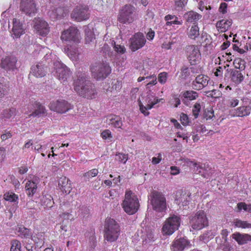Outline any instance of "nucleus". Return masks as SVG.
<instances>
[{
    "label": "nucleus",
    "instance_id": "17",
    "mask_svg": "<svg viewBox=\"0 0 251 251\" xmlns=\"http://www.w3.org/2000/svg\"><path fill=\"white\" fill-rule=\"evenodd\" d=\"M34 27L37 32L42 36H46L50 31L48 23L41 18H35L33 21Z\"/></svg>",
    "mask_w": 251,
    "mask_h": 251
},
{
    "label": "nucleus",
    "instance_id": "26",
    "mask_svg": "<svg viewBox=\"0 0 251 251\" xmlns=\"http://www.w3.org/2000/svg\"><path fill=\"white\" fill-rule=\"evenodd\" d=\"M12 35L14 38H19L25 33L22 24L19 20L14 19L13 21Z\"/></svg>",
    "mask_w": 251,
    "mask_h": 251
},
{
    "label": "nucleus",
    "instance_id": "21",
    "mask_svg": "<svg viewBox=\"0 0 251 251\" xmlns=\"http://www.w3.org/2000/svg\"><path fill=\"white\" fill-rule=\"evenodd\" d=\"M39 183V178L33 177L32 180H28L25 183V189L26 194L29 197H32L36 192L37 184Z\"/></svg>",
    "mask_w": 251,
    "mask_h": 251
},
{
    "label": "nucleus",
    "instance_id": "25",
    "mask_svg": "<svg viewBox=\"0 0 251 251\" xmlns=\"http://www.w3.org/2000/svg\"><path fill=\"white\" fill-rule=\"evenodd\" d=\"M190 165H192L194 167V169L196 173L201 174L204 178H207L211 173L209 171L210 169H208V165H206L205 164H203L200 165L197 163L193 162L192 161Z\"/></svg>",
    "mask_w": 251,
    "mask_h": 251
},
{
    "label": "nucleus",
    "instance_id": "62",
    "mask_svg": "<svg viewBox=\"0 0 251 251\" xmlns=\"http://www.w3.org/2000/svg\"><path fill=\"white\" fill-rule=\"evenodd\" d=\"M68 55L70 58L73 60L76 59L78 57V53L77 50H75L74 51L69 50L68 52Z\"/></svg>",
    "mask_w": 251,
    "mask_h": 251
},
{
    "label": "nucleus",
    "instance_id": "41",
    "mask_svg": "<svg viewBox=\"0 0 251 251\" xmlns=\"http://www.w3.org/2000/svg\"><path fill=\"white\" fill-rule=\"evenodd\" d=\"M200 35L199 27L197 25H193L190 28L188 35L189 37L192 39H195Z\"/></svg>",
    "mask_w": 251,
    "mask_h": 251
},
{
    "label": "nucleus",
    "instance_id": "4",
    "mask_svg": "<svg viewBox=\"0 0 251 251\" xmlns=\"http://www.w3.org/2000/svg\"><path fill=\"white\" fill-rule=\"evenodd\" d=\"M92 76L97 80H103L111 73V69L106 62H96L91 66Z\"/></svg>",
    "mask_w": 251,
    "mask_h": 251
},
{
    "label": "nucleus",
    "instance_id": "58",
    "mask_svg": "<svg viewBox=\"0 0 251 251\" xmlns=\"http://www.w3.org/2000/svg\"><path fill=\"white\" fill-rule=\"evenodd\" d=\"M180 121L183 125H187L189 123L188 116L184 113H181L180 115Z\"/></svg>",
    "mask_w": 251,
    "mask_h": 251
},
{
    "label": "nucleus",
    "instance_id": "34",
    "mask_svg": "<svg viewBox=\"0 0 251 251\" xmlns=\"http://www.w3.org/2000/svg\"><path fill=\"white\" fill-rule=\"evenodd\" d=\"M41 203L45 208L50 209L53 206L54 201L51 195H43L41 199Z\"/></svg>",
    "mask_w": 251,
    "mask_h": 251
},
{
    "label": "nucleus",
    "instance_id": "64",
    "mask_svg": "<svg viewBox=\"0 0 251 251\" xmlns=\"http://www.w3.org/2000/svg\"><path fill=\"white\" fill-rule=\"evenodd\" d=\"M150 76H151V79H152V80L149 82L148 81L147 84V87L148 88H149L150 85H154L157 83L156 76L154 75H150Z\"/></svg>",
    "mask_w": 251,
    "mask_h": 251
},
{
    "label": "nucleus",
    "instance_id": "47",
    "mask_svg": "<svg viewBox=\"0 0 251 251\" xmlns=\"http://www.w3.org/2000/svg\"><path fill=\"white\" fill-rule=\"evenodd\" d=\"M113 42H114L113 49L116 53L123 54L126 52V49L124 45L116 44L114 41Z\"/></svg>",
    "mask_w": 251,
    "mask_h": 251
},
{
    "label": "nucleus",
    "instance_id": "49",
    "mask_svg": "<svg viewBox=\"0 0 251 251\" xmlns=\"http://www.w3.org/2000/svg\"><path fill=\"white\" fill-rule=\"evenodd\" d=\"M10 251H21V243L17 240H13L11 243Z\"/></svg>",
    "mask_w": 251,
    "mask_h": 251
},
{
    "label": "nucleus",
    "instance_id": "10",
    "mask_svg": "<svg viewBox=\"0 0 251 251\" xmlns=\"http://www.w3.org/2000/svg\"><path fill=\"white\" fill-rule=\"evenodd\" d=\"M49 108L51 111L63 114L73 109V105L65 100H60L50 102Z\"/></svg>",
    "mask_w": 251,
    "mask_h": 251
},
{
    "label": "nucleus",
    "instance_id": "56",
    "mask_svg": "<svg viewBox=\"0 0 251 251\" xmlns=\"http://www.w3.org/2000/svg\"><path fill=\"white\" fill-rule=\"evenodd\" d=\"M239 100L236 98L229 99L228 101V105L231 107H234L239 104Z\"/></svg>",
    "mask_w": 251,
    "mask_h": 251
},
{
    "label": "nucleus",
    "instance_id": "37",
    "mask_svg": "<svg viewBox=\"0 0 251 251\" xmlns=\"http://www.w3.org/2000/svg\"><path fill=\"white\" fill-rule=\"evenodd\" d=\"M17 111L15 108H11L4 110L1 114L0 117L5 121L13 118L16 115Z\"/></svg>",
    "mask_w": 251,
    "mask_h": 251
},
{
    "label": "nucleus",
    "instance_id": "53",
    "mask_svg": "<svg viewBox=\"0 0 251 251\" xmlns=\"http://www.w3.org/2000/svg\"><path fill=\"white\" fill-rule=\"evenodd\" d=\"M79 216L81 218H85L88 217L89 215V209L86 207H82L79 210Z\"/></svg>",
    "mask_w": 251,
    "mask_h": 251
},
{
    "label": "nucleus",
    "instance_id": "40",
    "mask_svg": "<svg viewBox=\"0 0 251 251\" xmlns=\"http://www.w3.org/2000/svg\"><path fill=\"white\" fill-rule=\"evenodd\" d=\"M9 90V82L3 80L0 82V98H2L8 94Z\"/></svg>",
    "mask_w": 251,
    "mask_h": 251
},
{
    "label": "nucleus",
    "instance_id": "48",
    "mask_svg": "<svg viewBox=\"0 0 251 251\" xmlns=\"http://www.w3.org/2000/svg\"><path fill=\"white\" fill-rule=\"evenodd\" d=\"M245 61L241 58H237L233 61V64L235 68L241 70H244L245 67Z\"/></svg>",
    "mask_w": 251,
    "mask_h": 251
},
{
    "label": "nucleus",
    "instance_id": "32",
    "mask_svg": "<svg viewBox=\"0 0 251 251\" xmlns=\"http://www.w3.org/2000/svg\"><path fill=\"white\" fill-rule=\"evenodd\" d=\"M184 17L187 22L193 23L195 25V23L201 18L202 16L196 12L191 10L186 12L184 15Z\"/></svg>",
    "mask_w": 251,
    "mask_h": 251
},
{
    "label": "nucleus",
    "instance_id": "45",
    "mask_svg": "<svg viewBox=\"0 0 251 251\" xmlns=\"http://www.w3.org/2000/svg\"><path fill=\"white\" fill-rule=\"evenodd\" d=\"M192 75L189 68L183 67L181 69L180 77L183 79H186Z\"/></svg>",
    "mask_w": 251,
    "mask_h": 251
},
{
    "label": "nucleus",
    "instance_id": "11",
    "mask_svg": "<svg viewBox=\"0 0 251 251\" xmlns=\"http://www.w3.org/2000/svg\"><path fill=\"white\" fill-rule=\"evenodd\" d=\"M61 39L62 41L79 42L80 39V33L75 26H71L62 32Z\"/></svg>",
    "mask_w": 251,
    "mask_h": 251
},
{
    "label": "nucleus",
    "instance_id": "57",
    "mask_svg": "<svg viewBox=\"0 0 251 251\" xmlns=\"http://www.w3.org/2000/svg\"><path fill=\"white\" fill-rule=\"evenodd\" d=\"M101 136L104 139L111 138V132L108 129L105 130L101 132Z\"/></svg>",
    "mask_w": 251,
    "mask_h": 251
},
{
    "label": "nucleus",
    "instance_id": "16",
    "mask_svg": "<svg viewBox=\"0 0 251 251\" xmlns=\"http://www.w3.org/2000/svg\"><path fill=\"white\" fill-rule=\"evenodd\" d=\"M188 59L192 65L196 64L201 59V53L198 46L189 45L186 47Z\"/></svg>",
    "mask_w": 251,
    "mask_h": 251
},
{
    "label": "nucleus",
    "instance_id": "39",
    "mask_svg": "<svg viewBox=\"0 0 251 251\" xmlns=\"http://www.w3.org/2000/svg\"><path fill=\"white\" fill-rule=\"evenodd\" d=\"M227 231L225 230H222L223 237L222 243L219 245V248L223 250V251H230L231 247L229 245V244L227 242L226 239L225 235H226Z\"/></svg>",
    "mask_w": 251,
    "mask_h": 251
},
{
    "label": "nucleus",
    "instance_id": "8",
    "mask_svg": "<svg viewBox=\"0 0 251 251\" xmlns=\"http://www.w3.org/2000/svg\"><path fill=\"white\" fill-rule=\"evenodd\" d=\"M180 218L176 215H173L167 218L164 222L162 232L164 235H171L178 229L180 224Z\"/></svg>",
    "mask_w": 251,
    "mask_h": 251
},
{
    "label": "nucleus",
    "instance_id": "6",
    "mask_svg": "<svg viewBox=\"0 0 251 251\" xmlns=\"http://www.w3.org/2000/svg\"><path fill=\"white\" fill-rule=\"evenodd\" d=\"M151 204L156 212L162 213L167 209L166 200L164 195L157 191L153 192L151 196Z\"/></svg>",
    "mask_w": 251,
    "mask_h": 251
},
{
    "label": "nucleus",
    "instance_id": "51",
    "mask_svg": "<svg viewBox=\"0 0 251 251\" xmlns=\"http://www.w3.org/2000/svg\"><path fill=\"white\" fill-rule=\"evenodd\" d=\"M116 160L119 162L125 164L128 160V155L122 153H118L116 155Z\"/></svg>",
    "mask_w": 251,
    "mask_h": 251
},
{
    "label": "nucleus",
    "instance_id": "2",
    "mask_svg": "<svg viewBox=\"0 0 251 251\" xmlns=\"http://www.w3.org/2000/svg\"><path fill=\"white\" fill-rule=\"evenodd\" d=\"M121 233L120 226L113 219L107 218L104 226V238L108 242H115Z\"/></svg>",
    "mask_w": 251,
    "mask_h": 251
},
{
    "label": "nucleus",
    "instance_id": "30",
    "mask_svg": "<svg viewBox=\"0 0 251 251\" xmlns=\"http://www.w3.org/2000/svg\"><path fill=\"white\" fill-rule=\"evenodd\" d=\"M232 238L239 245H244L251 241V235L248 234H241L236 232L232 234Z\"/></svg>",
    "mask_w": 251,
    "mask_h": 251
},
{
    "label": "nucleus",
    "instance_id": "22",
    "mask_svg": "<svg viewBox=\"0 0 251 251\" xmlns=\"http://www.w3.org/2000/svg\"><path fill=\"white\" fill-rule=\"evenodd\" d=\"M47 67L42 63H38L31 68L30 74L37 78L42 77L47 74Z\"/></svg>",
    "mask_w": 251,
    "mask_h": 251
},
{
    "label": "nucleus",
    "instance_id": "7",
    "mask_svg": "<svg viewBox=\"0 0 251 251\" xmlns=\"http://www.w3.org/2000/svg\"><path fill=\"white\" fill-rule=\"evenodd\" d=\"M162 100V99H158L153 93L149 91L145 99V105H144L139 99L138 100L140 111L145 116H148L150 112L148 110L151 109L154 105Z\"/></svg>",
    "mask_w": 251,
    "mask_h": 251
},
{
    "label": "nucleus",
    "instance_id": "55",
    "mask_svg": "<svg viewBox=\"0 0 251 251\" xmlns=\"http://www.w3.org/2000/svg\"><path fill=\"white\" fill-rule=\"evenodd\" d=\"M95 39L94 34L91 31H86L85 40L87 43L92 42Z\"/></svg>",
    "mask_w": 251,
    "mask_h": 251
},
{
    "label": "nucleus",
    "instance_id": "36",
    "mask_svg": "<svg viewBox=\"0 0 251 251\" xmlns=\"http://www.w3.org/2000/svg\"><path fill=\"white\" fill-rule=\"evenodd\" d=\"M231 78L235 84H239L244 79V75L238 70H232L231 71Z\"/></svg>",
    "mask_w": 251,
    "mask_h": 251
},
{
    "label": "nucleus",
    "instance_id": "28",
    "mask_svg": "<svg viewBox=\"0 0 251 251\" xmlns=\"http://www.w3.org/2000/svg\"><path fill=\"white\" fill-rule=\"evenodd\" d=\"M107 124L115 128L123 129V121L122 118L117 115H110L106 119Z\"/></svg>",
    "mask_w": 251,
    "mask_h": 251
},
{
    "label": "nucleus",
    "instance_id": "31",
    "mask_svg": "<svg viewBox=\"0 0 251 251\" xmlns=\"http://www.w3.org/2000/svg\"><path fill=\"white\" fill-rule=\"evenodd\" d=\"M68 13V10L62 7H59L50 11V17L53 19H60Z\"/></svg>",
    "mask_w": 251,
    "mask_h": 251
},
{
    "label": "nucleus",
    "instance_id": "59",
    "mask_svg": "<svg viewBox=\"0 0 251 251\" xmlns=\"http://www.w3.org/2000/svg\"><path fill=\"white\" fill-rule=\"evenodd\" d=\"M12 136V133L9 131H4V132L1 135L0 138L2 141H5L7 139L11 138Z\"/></svg>",
    "mask_w": 251,
    "mask_h": 251
},
{
    "label": "nucleus",
    "instance_id": "63",
    "mask_svg": "<svg viewBox=\"0 0 251 251\" xmlns=\"http://www.w3.org/2000/svg\"><path fill=\"white\" fill-rule=\"evenodd\" d=\"M189 69L191 70V73L192 75L201 73V68L197 66L192 67L191 68H189Z\"/></svg>",
    "mask_w": 251,
    "mask_h": 251
},
{
    "label": "nucleus",
    "instance_id": "18",
    "mask_svg": "<svg viewBox=\"0 0 251 251\" xmlns=\"http://www.w3.org/2000/svg\"><path fill=\"white\" fill-rule=\"evenodd\" d=\"M209 80L207 75H198L192 83V88L197 90H201L208 85Z\"/></svg>",
    "mask_w": 251,
    "mask_h": 251
},
{
    "label": "nucleus",
    "instance_id": "3",
    "mask_svg": "<svg viewBox=\"0 0 251 251\" xmlns=\"http://www.w3.org/2000/svg\"><path fill=\"white\" fill-rule=\"evenodd\" d=\"M122 206L124 211L128 214H135L140 206L137 197L131 191H126Z\"/></svg>",
    "mask_w": 251,
    "mask_h": 251
},
{
    "label": "nucleus",
    "instance_id": "50",
    "mask_svg": "<svg viewBox=\"0 0 251 251\" xmlns=\"http://www.w3.org/2000/svg\"><path fill=\"white\" fill-rule=\"evenodd\" d=\"M201 109V105L200 103L197 102L193 106L192 113L195 119H197L198 117Z\"/></svg>",
    "mask_w": 251,
    "mask_h": 251
},
{
    "label": "nucleus",
    "instance_id": "42",
    "mask_svg": "<svg viewBox=\"0 0 251 251\" xmlns=\"http://www.w3.org/2000/svg\"><path fill=\"white\" fill-rule=\"evenodd\" d=\"M19 235L22 238H29L31 236V232L29 229L24 227H19L17 230Z\"/></svg>",
    "mask_w": 251,
    "mask_h": 251
},
{
    "label": "nucleus",
    "instance_id": "15",
    "mask_svg": "<svg viewBox=\"0 0 251 251\" xmlns=\"http://www.w3.org/2000/svg\"><path fill=\"white\" fill-rule=\"evenodd\" d=\"M71 17L78 22L88 19L89 17L88 6L86 5L76 6L71 14Z\"/></svg>",
    "mask_w": 251,
    "mask_h": 251
},
{
    "label": "nucleus",
    "instance_id": "13",
    "mask_svg": "<svg viewBox=\"0 0 251 251\" xmlns=\"http://www.w3.org/2000/svg\"><path fill=\"white\" fill-rule=\"evenodd\" d=\"M146 39L142 33L137 32L132 36L129 40V48L132 51H135L144 46Z\"/></svg>",
    "mask_w": 251,
    "mask_h": 251
},
{
    "label": "nucleus",
    "instance_id": "44",
    "mask_svg": "<svg viewBox=\"0 0 251 251\" xmlns=\"http://www.w3.org/2000/svg\"><path fill=\"white\" fill-rule=\"evenodd\" d=\"M4 199L10 202H15L18 200V196L12 192H7L3 195Z\"/></svg>",
    "mask_w": 251,
    "mask_h": 251
},
{
    "label": "nucleus",
    "instance_id": "20",
    "mask_svg": "<svg viewBox=\"0 0 251 251\" xmlns=\"http://www.w3.org/2000/svg\"><path fill=\"white\" fill-rule=\"evenodd\" d=\"M190 242L184 238L175 239L172 245L171 250L173 251H182L185 248L190 247Z\"/></svg>",
    "mask_w": 251,
    "mask_h": 251
},
{
    "label": "nucleus",
    "instance_id": "5",
    "mask_svg": "<svg viewBox=\"0 0 251 251\" xmlns=\"http://www.w3.org/2000/svg\"><path fill=\"white\" fill-rule=\"evenodd\" d=\"M137 18L135 8L131 5H125L120 10L118 21L122 24H130Z\"/></svg>",
    "mask_w": 251,
    "mask_h": 251
},
{
    "label": "nucleus",
    "instance_id": "24",
    "mask_svg": "<svg viewBox=\"0 0 251 251\" xmlns=\"http://www.w3.org/2000/svg\"><path fill=\"white\" fill-rule=\"evenodd\" d=\"M199 97V94L193 90H187L182 92V101L186 106H189L190 101L195 100Z\"/></svg>",
    "mask_w": 251,
    "mask_h": 251
},
{
    "label": "nucleus",
    "instance_id": "54",
    "mask_svg": "<svg viewBox=\"0 0 251 251\" xmlns=\"http://www.w3.org/2000/svg\"><path fill=\"white\" fill-rule=\"evenodd\" d=\"M187 1L186 0H176L175 6L177 10H181L183 7L187 4Z\"/></svg>",
    "mask_w": 251,
    "mask_h": 251
},
{
    "label": "nucleus",
    "instance_id": "12",
    "mask_svg": "<svg viewBox=\"0 0 251 251\" xmlns=\"http://www.w3.org/2000/svg\"><path fill=\"white\" fill-rule=\"evenodd\" d=\"M55 75L61 82H65L71 74L70 70L64 64L59 61L54 62Z\"/></svg>",
    "mask_w": 251,
    "mask_h": 251
},
{
    "label": "nucleus",
    "instance_id": "43",
    "mask_svg": "<svg viewBox=\"0 0 251 251\" xmlns=\"http://www.w3.org/2000/svg\"><path fill=\"white\" fill-rule=\"evenodd\" d=\"M235 226L242 228H251V224L247 221H242L239 219H235L234 221Z\"/></svg>",
    "mask_w": 251,
    "mask_h": 251
},
{
    "label": "nucleus",
    "instance_id": "35",
    "mask_svg": "<svg viewBox=\"0 0 251 251\" xmlns=\"http://www.w3.org/2000/svg\"><path fill=\"white\" fill-rule=\"evenodd\" d=\"M32 240L38 247H41L44 244L45 233L44 232H37L34 233V235L32 237Z\"/></svg>",
    "mask_w": 251,
    "mask_h": 251
},
{
    "label": "nucleus",
    "instance_id": "23",
    "mask_svg": "<svg viewBox=\"0 0 251 251\" xmlns=\"http://www.w3.org/2000/svg\"><path fill=\"white\" fill-rule=\"evenodd\" d=\"M17 59L15 57H6L1 61V66L6 71H14L17 70Z\"/></svg>",
    "mask_w": 251,
    "mask_h": 251
},
{
    "label": "nucleus",
    "instance_id": "1",
    "mask_svg": "<svg viewBox=\"0 0 251 251\" xmlns=\"http://www.w3.org/2000/svg\"><path fill=\"white\" fill-rule=\"evenodd\" d=\"M77 78L74 81V89L80 96L88 99L96 98L97 91L95 86L88 79L86 73H78Z\"/></svg>",
    "mask_w": 251,
    "mask_h": 251
},
{
    "label": "nucleus",
    "instance_id": "38",
    "mask_svg": "<svg viewBox=\"0 0 251 251\" xmlns=\"http://www.w3.org/2000/svg\"><path fill=\"white\" fill-rule=\"evenodd\" d=\"M46 114L47 111L45 107L41 104H37L34 111L33 112L32 114H30L29 116H32L33 117H40L45 116Z\"/></svg>",
    "mask_w": 251,
    "mask_h": 251
},
{
    "label": "nucleus",
    "instance_id": "60",
    "mask_svg": "<svg viewBox=\"0 0 251 251\" xmlns=\"http://www.w3.org/2000/svg\"><path fill=\"white\" fill-rule=\"evenodd\" d=\"M139 89L138 88H132L130 91V98L132 100H136Z\"/></svg>",
    "mask_w": 251,
    "mask_h": 251
},
{
    "label": "nucleus",
    "instance_id": "19",
    "mask_svg": "<svg viewBox=\"0 0 251 251\" xmlns=\"http://www.w3.org/2000/svg\"><path fill=\"white\" fill-rule=\"evenodd\" d=\"M251 112V100L245 101L242 106L234 110L233 116L237 117H245L250 114Z\"/></svg>",
    "mask_w": 251,
    "mask_h": 251
},
{
    "label": "nucleus",
    "instance_id": "61",
    "mask_svg": "<svg viewBox=\"0 0 251 251\" xmlns=\"http://www.w3.org/2000/svg\"><path fill=\"white\" fill-rule=\"evenodd\" d=\"M249 205L247 204L245 202H239L237 204V208L239 211H241L243 209L245 211H248Z\"/></svg>",
    "mask_w": 251,
    "mask_h": 251
},
{
    "label": "nucleus",
    "instance_id": "33",
    "mask_svg": "<svg viewBox=\"0 0 251 251\" xmlns=\"http://www.w3.org/2000/svg\"><path fill=\"white\" fill-rule=\"evenodd\" d=\"M232 23L231 20L222 19L216 23V26L219 31L225 32L228 30Z\"/></svg>",
    "mask_w": 251,
    "mask_h": 251
},
{
    "label": "nucleus",
    "instance_id": "9",
    "mask_svg": "<svg viewBox=\"0 0 251 251\" xmlns=\"http://www.w3.org/2000/svg\"><path fill=\"white\" fill-rule=\"evenodd\" d=\"M190 224L194 229L200 230L208 225V221L205 212L198 211L190 221Z\"/></svg>",
    "mask_w": 251,
    "mask_h": 251
},
{
    "label": "nucleus",
    "instance_id": "14",
    "mask_svg": "<svg viewBox=\"0 0 251 251\" xmlns=\"http://www.w3.org/2000/svg\"><path fill=\"white\" fill-rule=\"evenodd\" d=\"M20 9L22 13L30 17L34 16L37 12L34 0H21Z\"/></svg>",
    "mask_w": 251,
    "mask_h": 251
},
{
    "label": "nucleus",
    "instance_id": "46",
    "mask_svg": "<svg viewBox=\"0 0 251 251\" xmlns=\"http://www.w3.org/2000/svg\"><path fill=\"white\" fill-rule=\"evenodd\" d=\"M98 170L97 169H92L83 175V176L86 180H89L90 178L96 176L98 174Z\"/></svg>",
    "mask_w": 251,
    "mask_h": 251
},
{
    "label": "nucleus",
    "instance_id": "27",
    "mask_svg": "<svg viewBox=\"0 0 251 251\" xmlns=\"http://www.w3.org/2000/svg\"><path fill=\"white\" fill-rule=\"evenodd\" d=\"M58 187L63 193L66 194H69L72 190L70 181L66 176L59 178Z\"/></svg>",
    "mask_w": 251,
    "mask_h": 251
},
{
    "label": "nucleus",
    "instance_id": "52",
    "mask_svg": "<svg viewBox=\"0 0 251 251\" xmlns=\"http://www.w3.org/2000/svg\"><path fill=\"white\" fill-rule=\"evenodd\" d=\"M168 74L166 72H161L158 75V82L161 84H165L168 78Z\"/></svg>",
    "mask_w": 251,
    "mask_h": 251
},
{
    "label": "nucleus",
    "instance_id": "29",
    "mask_svg": "<svg viewBox=\"0 0 251 251\" xmlns=\"http://www.w3.org/2000/svg\"><path fill=\"white\" fill-rule=\"evenodd\" d=\"M190 194L182 191H178L176 195L175 201L178 204H182V205H186L189 201Z\"/></svg>",
    "mask_w": 251,
    "mask_h": 251
}]
</instances>
